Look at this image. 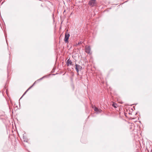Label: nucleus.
<instances>
[{
    "mask_svg": "<svg viewBox=\"0 0 152 152\" xmlns=\"http://www.w3.org/2000/svg\"><path fill=\"white\" fill-rule=\"evenodd\" d=\"M69 36V34L68 33L66 32L64 39V41L66 43H67L68 42V39Z\"/></svg>",
    "mask_w": 152,
    "mask_h": 152,
    "instance_id": "nucleus-1",
    "label": "nucleus"
},
{
    "mask_svg": "<svg viewBox=\"0 0 152 152\" xmlns=\"http://www.w3.org/2000/svg\"><path fill=\"white\" fill-rule=\"evenodd\" d=\"M96 4V0H91L88 3V4L91 7H94Z\"/></svg>",
    "mask_w": 152,
    "mask_h": 152,
    "instance_id": "nucleus-2",
    "label": "nucleus"
},
{
    "mask_svg": "<svg viewBox=\"0 0 152 152\" xmlns=\"http://www.w3.org/2000/svg\"><path fill=\"white\" fill-rule=\"evenodd\" d=\"M75 66V69L78 72L79 71L81 70L82 69V67L79 65L76 64Z\"/></svg>",
    "mask_w": 152,
    "mask_h": 152,
    "instance_id": "nucleus-3",
    "label": "nucleus"
},
{
    "mask_svg": "<svg viewBox=\"0 0 152 152\" xmlns=\"http://www.w3.org/2000/svg\"><path fill=\"white\" fill-rule=\"evenodd\" d=\"M94 110L95 112L97 113H101L102 110L100 109H98L96 107H95L94 108Z\"/></svg>",
    "mask_w": 152,
    "mask_h": 152,
    "instance_id": "nucleus-4",
    "label": "nucleus"
},
{
    "mask_svg": "<svg viewBox=\"0 0 152 152\" xmlns=\"http://www.w3.org/2000/svg\"><path fill=\"white\" fill-rule=\"evenodd\" d=\"M67 64L68 66L72 65V61L70 60L69 59H68V60L67 61Z\"/></svg>",
    "mask_w": 152,
    "mask_h": 152,
    "instance_id": "nucleus-5",
    "label": "nucleus"
},
{
    "mask_svg": "<svg viewBox=\"0 0 152 152\" xmlns=\"http://www.w3.org/2000/svg\"><path fill=\"white\" fill-rule=\"evenodd\" d=\"M85 51L86 53H90L91 50L90 48H85Z\"/></svg>",
    "mask_w": 152,
    "mask_h": 152,
    "instance_id": "nucleus-6",
    "label": "nucleus"
},
{
    "mask_svg": "<svg viewBox=\"0 0 152 152\" xmlns=\"http://www.w3.org/2000/svg\"><path fill=\"white\" fill-rule=\"evenodd\" d=\"M112 105L115 108H116L117 107V104L115 103L112 102Z\"/></svg>",
    "mask_w": 152,
    "mask_h": 152,
    "instance_id": "nucleus-7",
    "label": "nucleus"
},
{
    "mask_svg": "<svg viewBox=\"0 0 152 152\" xmlns=\"http://www.w3.org/2000/svg\"><path fill=\"white\" fill-rule=\"evenodd\" d=\"M83 43V42H78V44H77V46H78V45H81L82 44V43ZM79 46L80 47H81V46Z\"/></svg>",
    "mask_w": 152,
    "mask_h": 152,
    "instance_id": "nucleus-8",
    "label": "nucleus"
},
{
    "mask_svg": "<svg viewBox=\"0 0 152 152\" xmlns=\"http://www.w3.org/2000/svg\"><path fill=\"white\" fill-rule=\"evenodd\" d=\"M7 95L8 96H8V93H7Z\"/></svg>",
    "mask_w": 152,
    "mask_h": 152,
    "instance_id": "nucleus-9",
    "label": "nucleus"
},
{
    "mask_svg": "<svg viewBox=\"0 0 152 152\" xmlns=\"http://www.w3.org/2000/svg\"><path fill=\"white\" fill-rule=\"evenodd\" d=\"M85 48H87V47H86ZM88 48H89V47H88Z\"/></svg>",
    "mask_w": 152,
    "mask_h": 152,
    "instance_id": "nucleus-10",
    "label": "nucleus"
}]
</instances>
